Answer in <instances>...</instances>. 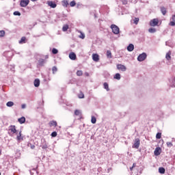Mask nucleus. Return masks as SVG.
Listing matches in <instances>:
<instances>
[{
  "label": "nucleus",
  "mask_w": 175,
  "mask_h": 175,
  "mask_svg": "<svg viewBox=\"0 0 175 175\" xmlns=\"http://www.w3.org/2000/svg\"><path fill=\"white\" fill-rule=\"evenodd\" d=\"M103 86L105 90H106L107 91H110V89L109 88V84L107 83H104Z\"/></svg>",
  "instance_id": "nucleus-24"
},
{
  "label": "nucleus",
  "mask_w": 175,
  "mask_h": 175,
  "mask_svg": "<svg viewBox=\"0 0 175 175\" xmlns=\"http://www.w3.org/2000/svg\"><path fill=\"white\" fill-rule=\"evenodd\" d=\"M8 133L9 135H14V133H16V135H18V133L17 131V129H16V126H10L8 129Z\"/></svg>",
  "instance_id": "nucleus-1"
},
{
  "label": "nucleus",
  "mask_w": 175,
  "mask_h": 175,
  "mask_svg": "<svg viewBox=\"0 0 175 175\" xmlns=\"http://www.w3.org/2000/svg\"><path fill=\"white\" fill-rule=\"evenodd\" d=\"M14 16H21V13H20L18 11H15L14 12Z\"/></svg>",
  "instance_id": "nucleus-39"
},
{
  "label": "nucleus",
  "mask_w": 175,
  "mask_h": 175,
  "mask_svg": "<svg viewBox=\"0 0 175 175\" xmlns=\"http://www.w3.org/2000/svg\"><path fill=\"white\" fill-rule=\"evenodd\" d=\"M25 37H22L21 40L19 41L20 44H23V43H25Z\"/></svg>",
  "instance_id": "nucleus-31"
},
{
  "label": "nucleus",
  "mask_w": 175,
  "mask_h": 175,
  "mask_svg": "<svg viewBox=\"0 0 175 175\" xmlns=\"http://www.w3.org/2000/svg\"><path fill=\"white\" fill-rule=\"evenodd\" d=\"M146 58H147V54H146V53H143L137 57V61H139V62H142V61H144Z\"/></svg>",
  "instance_id": "nucleus-4"
},
{
  "label": "nucleus",
  "mask_w": 175,
  "mask_h": 175,
  "mask_svg": "<svg viewBox=\"0 0 175 175\" xmlns=\"http://www.w3.org/2000/svg\"><path fill=\"white\" fill-rule=\"evenodd\" d=\"M116 68L118 69V70H121L122 72H125L126 70V66L122 64H118Z\"/></svg>",
  "instance_id": "nucleus-8"
},
{
  "label": "nucleus",
  "mask_w": 175,
  "mask_h": 175,
  "mask_svg": "<svg viewBox=\"0 0 175 175\" xmlns=\"http://www.w3.org/2000/svg\"><path fill=\"white\" fill-rule=\"evenodd\" d=\"M92 59H93V61H94V62H99V55L93 54L92 55Z\"/></svg>",
  "instance_id": "nucleus-11"
},
{
  "label": "nucleus",
  "mask_w": 175,
  "mask_h": 175,
  "mask_svg": "<svg viewBox=\"0 0 175 175\" xmlns=\"http://www.w3.org/2000/svg\"><path fill=\"white\" fill-rule=\"evenodd\" d=\"M133 167H136V163L133 164V166L130 167V170H133Z\"/></svg>",
  "instance_id": "nucleus-46"
},
{
  "label": "nucleus",
  "mask_w": 175,
  "mask_h": 175,
  "mask_svg": "<svg viewBox=\"0 0 175 175\" xmlns=\"http://www.w3.org/2000/svg\"><path fill=\"white\" fill-rule=\"evenodd\" d=\"M77 76H83V71L81 70H78L77 72Z\"/></svg>",
  "instance_id": "nucleus-38"
},
{
  "label": "nucleus",
  "mask_w": 175,
  "mask_h": 175,
  "mask_svg": "<svg viewBox=\"0 0 175 175\" xmlns=\"http://www.w3.org/2000/svg\"><path fill=\"white\" fill-rule=\"evenodd\" d=\"M139 18H134L133 19V21L134 23V24H135V25H137V24H139Z\"/></svg>",
  "instance_id": "nucleus-27"
},
{
  "label": "nucleus",
  "mask_w": 175,
  "mask_h": 175,
  "mask_svg": "<svg viewBox=\"0 0 175 175\" xmlns=\"http://www.w3.org/2000/svg\"><path fill=\"white\" fill-rule=\"evenodd\" d=\"M40 147H42L43 150H46V148H48L49 146L47 144V142L46 141V139L44 138L41 139Z\"/></svg>",
  "instance_id": "nucleus-3"
},
{
  "label": "nucleus",
  "mask_w": 175,
  "mask_h": 175,
  "mask_svg": "<svg viewBox=\"0 0 175 175\" xmlns=\"http://www.w3.org/2000/svg\"><path fill=\"white\" fill-rule=\"evenodd\" d=\"M161 12L163 16H165V14H166V13H167V10H166V8L165 7H161Z\"/></svg>",
  "instance_id": "nucleus-16"
},
{
  "label": "nucleus",
  "mask_w": 175,
  "mask_h": 175,
  "mask_svg": "<svg viewBox=\"0 0 175 175\" xmlns=\"http://www.w3.org/2000/svg\"><path fill=\"white\" fill-rule=\"evenodd\" d=\"M31 148H35V146H31Z\"/></svg>",
  "instance_id": "nucleus-52"
},
{
  "label": "nucleus",
  "mask_w": 175,
  "mask_h": 175,
  "mask_svg": "<svg viewBox=\"0 0 175 175\" xmlns=\"http://www.w3.org/2000/svg\"><path fill=\"white\" fill-rule=\"evenodd\" d=\"M39 85H40V80H39V79H36L34 81V86L35 87H39Z\"/></svg>",
  "instance_id": "nucleus-15"
},
{
  "label": "nucleus",
  "mask_w": 175,
  "mask_h": 175,
  "mask_svg": "<svg viewBox=\"0 0 175 175\" xmlns=\"http://www.w3.org/2000/svg\"><path fill=\"white\" fill-rule=\"evenodd\" d=\"M49 126H57V122L52 120L49 122Z\"/></svg>",
  "instance_id": "nucleus-18"
},
{
  "label": "nucleus",
  "mask_w": 175,
  "mask_h": 175,
  "mask_svg": "<svg viewBox=\"0 0 175 175\" xmlns=\"http://www.w3.org/2000/svg\"><path fill=\"white\" fill-rule=\"evenodd\" d=\"M39 65H40L41 66H42V65H44V64H46V61L43 59H40L39 61Z\"/></svg>",
  "instance_id": "nucleus-23"
},
{
  "label": "nucleus",
  "mask_w": 175,
  "mask_h": 175,
  "mask_svg": "<svg viewBox=\"0 0 175 175\" xmlns=\"http://www.w3.org/2000/svg\"><path fill=\"white\" fill-rule=\"evenodd\" d=\"M170 25H171V27H174L175 21H172L170 22Z\"/></svg>",
  "instance_id": "nucleus-43"
},
{
  "label": "nucleus",
  "mask_w": 175,
  "mask_h": 175,
  "mask_svg": "<svg viewBox=\"0 0 175 175\" xmlns=\"http://www.w3.org/2000/svg\"><path fill=\"white\" fill-rule=\"evenodd\" d=\"M172 21H175V15L172 16Z\"/></svg>",
  "instance_id": "nucleus-48"
},
{
  "label": "nucleus",
  "mask_w": 175,
  "mask_h": 175,
  "mask_svg": "<svg viewBox=\"0 0 175 175\" xmlns=\"http://www.w3.org/2000/svg\"><path fill=\"white\" fill-rule=\"evenodd\" d=\"M91 122L92 124H96V118L95 116H92Z\"/></svg>",
  "instance_id": "nucleus-29"
},
{
  "label": "nucleus",
  "mask_w": 175,
  "mask_h": 175,
  "mask_svg": "<svg viewBox=\"0 0 175 175\" xmlns=\"http://www.w3.org/2000/svg\"><path fill=\"white\" fill-rule=\"evenodd\" d=\"M70 6H71V8H73V6H76V1L75 0H73L72 1H71L70 3Z\"/></svg>",
  "instance_id": "nucleus-33"
},
{
  "label": "nucleus",
  "mask_w": 175,
  "mask_h": 175,
  "mask_svg": "<svg viewBox=\"0 0 175 175\" xmlns=\"http://www.w3.org/2000/svg\"><path fill=\"white\" fill-rule=\"evenodd\" d=\"M113 79H116V80H121V75H120V73H116Z\"/></svg>",
  "instance_id": "nucleus-19"
},
{
  "label": "nucleus",
  "mask_w": 175,
  "mask_h": 175,
  "mask_svg": "<svg viewBox=\"0 0 175 175\" xmlns=\"http://www.w3.org/2000/svg\"><path fill=\"white\" fill-rule=\"evenodd\" d=\"M159 173H161V174H165V168L159 167Z\"/></svg>",
  "instance_id": "nucleus-26"
},
{
  "label": "nucleus",
  "mask_w": 175,
  "mask_h": 175,
  "mask_svg": "<svg viewBox=\"0 0 175 175\" xmlns=\"http://www.w3.org/2000/svg\"><path fill=\"white\" fill-rule=\"evenodd\" d=\"M134 49H135V46L133 45V44H130L127 46L128 51H133Z\"/></svg>",
  "instance_id": "nucleus-14"
},
{
  "label": "nucleus",
  "mask_w": 175,
  "mask_h": 175,
  "mask_svg": "<svg viewBox=\"0 0 175 175\" xmlns=\"http://www.w3.org/2000/svg\"><path fill=\"white\" fill-rule=\"evenodd\" d=\"M161 137H162V133H157V134L156 135V139H161Z\"/></svg>",
  "instance_id": "nucleus-36"
},
{
  "label": "nucleus",
  "mask_w": 175,
  "mask_h": 175,
  "mask_svg": "<svg viewBox=\"0 0 175 175\" xmlns=\"http://www.w3.org/2000/svg\"><path fill=\"white\" fill-rule=\"evenodd\" d=\"M32 2H35V1H38V0H31Z\"/></svg>",
  "instance_id": "nucleus-50"
},
{
  "label": "nucleus",
  "mask_w": 175,
  "mask_h": 175,
  "mask_svg": "<svg viewBox=\"0 0 175 175\" xmlns=\"http://www.w3.org/2000/svg\"><path fill=\"white\" fill-rule=\"evenodd\" d=\"M85 75H86L87 77L90 76V74L88 72H85Z\"/></svg>",
  "instance_id": "nucleus-49"
},
{
  "label": "nucleus",
  "mask_w": 175,
  "mask_h": 175,
  "mask_svg": "<svg viewBox=\"0 0 175 175\" xmlns=\"http://www.w3.org/2000/svg\"><path fill=\"white\" fill-rule=\"evenodd\" d=\"M107 58H111V51H107Z\"/></svg>",
  "instance_id": "nucleus-34"
},
{
  "label": "nucleus",
  "mask_w": 175,
  "mask_h": 175,
  "mask_svg": "<svg viewBox=\"0 0 175 175\" xmlns=\"http://www.w3.org/2000/svg\"><path fill=\"white\" fill-rule=\"evenodd\" d=\"M140 147V139L137 138L135 139V143L133 145V148H139Z\"/></svg>",
  "instance_id": "nucleus-7"
},
{
  "label": "nucleus",
  "mask_w": 175,
  "mask_h": 175,
  "mask_svg": "<svg viewBox=\"0 0 175 175\" xmlns=\"http://www.w3.org/2000/svg\"><path fill=\"white\" fill-rule=\"evenodd\" d=\"M172 142H175V139L174 138H172Z\"/></svg>",
  "instance_id": "nucleus-51"
},
{
  "label": "nucleus",
  "mask_w": 175,
  "mask_h": 175,
  "mask_svg": "<svg viewBox=\"0 0 175 175\" xmlns=\"http://www.w3.org/2000/svg\"><path fill=\"white\" fill-rule=\"evenodd\" d=\"M167 147H173V144H172V142H167Z\"/></svg>",
  "instance_id": "nucleus-45"
},
{
  "label": "nucleus",
  "mask_w": 175,
  "mask_h": 175,
  "mask_svg": "<svg viewBox=\"0 0 175 175\" xmlns=\"http://www.w3.org/2000/svg\"><path fill=\"white\" fill-rule=\"evenodd\" d=\"M47 4L52 8L53 9H55V8H57V4L54 1H48Z\"/></svg>",
  "instance_id": "nucleus-10"
},
{
  "label": "nucleus",
  "mask_w": 175,
  "mask_h": 175,
  "mask_svg": "<svg viewBox=\"0 0 175 175\" xmlns=\"http://www.w3.org/2000/svg\"><path fill=\"white\" fill-rule=\"evenodd\" d=\"M80 114H81V112L80 111V110L76 109V110L75 111V116H80Z\"/></svg>",
  "instance_id": "nucleus-32"
},
{
  "label": "nucleus",
  "mask_w": 175,
  "mask_h": 175,
  "mask_svg": "<svg viewBox=\"0 0 175 175\" xmlns=\"http://www.w3.org/2000/svg\"><path fill=\"white\" fill-rule=\"evenodd\" d=\"M52 53H53V54H58V50L55 48H53L52 49Z\"/></svg>",
  "instance_id": "nucleus-35"
},
{
  "label": "nucleus",
  "mask_w": 175,
  "mask_h": 175,
  "mask_svg": "<svg viewBox=\"0 0 175 175\" xmlns=\"http://www.w3.org/2000/svg\"><path fill=\"white\" fill-rule=\"evenodd\" d=\"M170 85L172 88L175 87V77L172 79Z\"/></svg>",
  "instance_id": "nucleus-30"
},
{
  "label": "nucleus",
  "mask_w": 175,
  "mask_h": 175,
  "mask_svg": "<svg viewBox=\"0 0 175 175\" xmlns=\"http://www.w3.org/2000/svg\"><path fill=\"white\" fill-rule=\"evenodd\" d=\"M80 39H84L85 38V35L81 32V35L79 36Z\"/></svg>",
  "instance_id": "nucleus-40"
},
{
  "label": "nucleus",
  "mask_w": 175,
  "mask_h": 175,
  "mask_svg": "<svg viewBox=\"0 0 175 175\" xmlns=\"http://www.w3.org/2000/svg\"><path fill=\"white\" fill-rule=\"evenodd\" d=\"M79 98L80 99H83V98H84V94H83V93L79 94Z\"/></svg>",
  "instance_id": "nucleus-42"
},
{
  "label": "nucleus",
  "mask_w": 175,
  "mask_h": 175,
  "mask_svg": "<svg viewBox=\"0 0 175 175\" xmlns=\"http://www.w3.org/2000/svg\"><path fill=\"white\" fill-rule=\"evenodd\" d=\"M52 70H53V73H55V72H57V68L55 66H53L52 68Z\"/></svg>",
  "instance_id": "nucleus-44"
},
{
  "label": "nucleus",
  "mask_w": 175,
  "mask_h": 175,
  "mask_svg": "<svg viewBox=\"0 0 175 175\" xmlns=\"http://www.w3.org/2000/svg\"><path fill=\"white\" fill-rule=\"evenodd\" d=\"M46 58H49V56H46Z\"/></svg>",
  "instance_id": "nucleus-53"
},
{
  "label": "nucleus",
  "mask_w": 175,
  "mask_h": 175,
  "mask_svg": "<svg viewBox=\"0 0 175 175\" xmlns=\"http://www.w3.org/2000/svg\"><path fill=\"white\" fill-rule=\"evenodd\" d=\"M159 23V21L157 18L152 19V21H150V27H157V25H158Z\"/></svg>",
  "instance_id": "nucleus-6"
},
{
  "label": "nucleus",
  "mask_w": 175,
  "mask_h": 175,
  "mask_svg": "<svg viewBox=\"0 0 175 175\" xmlns=\"http://www.w3.org/2000/svg\"><path fill=\"white\" fill-rule=\"evenodd\" d=\"M68 29L69 26L68 25H65L62 28V31H64V32H66V31H68Z\"/></svg>",
  "instance_id": "nucleus-28"
},
{
  "label": "nucleus",
  "mask_w": 175,
  "mask_h": 175,
  "mask_svg": "<svg viewBox=\"0 0 175 175\" xmlns=\"http://www.w3.org/2000/svg\"><path fill=\"white\" fill-rule=\"evenodd\" d=\"M161 151L162 150L159 147H157L155 148L154 154L156 155V157H158V155H161Z\"/></svg>",
  "instance_id": "nucleus-9"
},
{
  "label": "nucleus",
  "mask_w": 175,
  "mask_h": 175,
  "mask_svg": "<svg viewBox=\"0 0 175 175\" xmlns=\"http://www.w3.org/2000/svg\"><path fill=\"white\" fill-rule=\"evenodd\" d=\"M111 29H112L113 33L115 35H118V33H120V28L117 25H111Z\"/></svg>",
  "instance_id": "nucleus-2"
},
{
  "label": "nucleus",
  "mask_w": 175,
  "mask_h": 175,
  "mask_svg": "<svg viewBox=\"0 0 175 175\" xmlns=\"http://www.w3.org/2000/svg\"><path fill=\"white\" fill-rule=\"evenodd\" d=\"M68 5H69V3L68 2L67 0H64L62 1V5L64 6V8H67Z\"/></svg>",
  "instance_id": "nucleus-22"
},
{
  "label": "nucleus",
  "mask_w": 175,
  "mask_h": 175,
  "mask_svg": "<svg viewBox=\"0 0 175 175\" xmlns=\"http://www.w3.org/2000/svg\"><path fill=\"white\" fill-rule=\"evenodd\" d=\"M6 106H8V107H12V106H14V103L9 101L6 103Z\"/></svg>",
  "instance_id": "nucleus-25"
},
{
  "label": "nucleus",
  "mask_w": 175,
  "mask_h": 175,
  "mask_svg": "<svg viewBox=\"0 0 175 175\" xmlns=\"http://www.w3.org/2000/svg\"><path fill=\"white\" fill-rule=\"evenodd\" d=\"M23 136H21V131H20L16 137V140H18V142H20V141L23 140Z\"/></svg>",
  "instance_id": "nucleus-17"
},
{
  "label": "nucleus",
  "mask_w": 175,
  "mask_h": 175,
  "mask_svg": "<svg viewBox=\"0 0 175 175\" xmlns=\"http://www.w3.org/2000/svg\"><path fill=\"white\" fill-rule=\"evenodd\" d=\"M0 175H1V172H0Z\"/></svg>",
  "instance_id": "nucleus-54"
},
{
  "label": "nucleus",
  "mask_w": 175,
  "mask_h": 175,
  "mask_svg": "<svg viewBox=\"0 0 175 175\" xmlns=\"http://www.w3.org/2000/svg\"><path fill=\"white\" fill-rule=\"evenodd\" d=\"M18 122L20 124H24V122H25V117H22V118H19L18 120Z\"/></svg>",
  "instance_id": "nucleus-20"
},
{
  "label": "nucleus",
  "mask_w": 175,
  "mask_h": 175,
  "mask_svg": "<svg viewBox=\"0 0 175 175\" xmlns=\"http://www.w3.org/2000/svg\"><path fill=\"white\" fill-rule=\"evenodd\" d=\"M21 107H22V109H25V107H27V105L23 104V105H21Z\"/></svg>",
  "instance_id": "nucleus-47"
},
{
  "label": "nucleus",
  "mask_w": 175,
  "mask_h": 175,
  "mask_svg": "<svg viewBox=\"0 0 175 175\" xmlns=\"http://www.w3.org/2000/svg\"><path fill=\"white\" fill-rule=\"evenodd\" d=\"M69 58H70V59H72V61H75V59H76V53H70L69 54Z\"/></svg>",
  "instance_id": "nucleus-13"
},
{
  "label": "nucleus",
  "mask_w": 175,
  "mask_h": 175,
  "mask_svg": "<svg viewBox=\"0 0 175 175\" xmlns=\"http://www.w3.org/2000/svg\"><path fill=\"white\" fill-rule=\"evenodd\" d=\"M29 3V0H21V8H27Z\"/></svg>",
  "instance_id": "nucleus-5"
},
{
  "label": "nucleus",
  "mask_w": 175,
  "mask_h": 175,
  "mask_svg": "<svg viewBox=\"0 0 175 175\" xmlns=\"http://www.w3.org/2000/svg\"><path fill=\"white\" fill-rule=\"evenodd\" d=\"M51 136H52V137H57V132L53 131V132L51 133Z\"/></svg>",
  "instance_id": "nucleus-41"
},
{
  "label": "nucleus",
  "mask_w": 175,
  "mask_h": 175,
  "mask_svg": "<svg viewBox=\"0 0 175 175\" xmlns=\"http://www.w3.org/2000/svg\"><path fill=\"white\" fill-rule=\"evenodd\" d=\"M3 36H5V31L1 30L0 31V37L3 38Z\"/></svg>",
  "instance_id": "nucleus-37"
},
{
  "label": "nucleus",
  "mask_w": 175,
  "mask_h": 175,
  "mask_svg": "<svg viewBox=\"0 0 175 175\" xmlns=\"http://www.w3.org/2000/svg\"><path fill=\"white\" fill-rule=\"evenodd\" d=\"M148 32H150V33H155V32H157V29L151 27L148 29Z\"/></svg>",
  "instance_id": "nucleus-21"
},
{
  "label": "nucleus",
  "mask_w": 175,
  "mask_h": 175,
  "mask_svg": "<svg viewBox=\"0 0 175 175\" xmlns=\"http://www.w3.org/2000/svg\"><path fill=\"white\" fill-rule=\"evenodd\" d=\"M172 51H169L168 53L166 54L165 55V58L167 59V61H170V59H172Z\"/></svg>",
  "instance_id": "nucleus-12"
}]
</instances>
